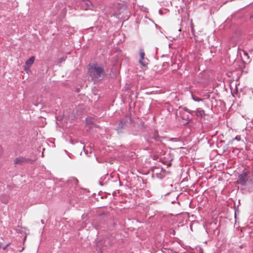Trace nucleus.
<instances>
[{
	"label": "nucleus",
	"mask_w": 253,
	"mask_h": 253,
	"mask_svg": "<svg viewBox=\"0 0 253 253\" xmlns=\"http://www.w3.org/2000/svg\"><path fill=\"white\" fill-rule=\"evenodd\" d=\"M88 74L91 80L94 82L101 80L104 76V69L103 65L93 63L88 66Z\"/></svg>",
	"instance_id": "f257e3e1"
},
{
	"label": "nucleus",
	"mask_w": 253,
	"mask_h": 253,
	"mask_svg": "<svg viewBox=\"0 0 253 253\" xmlns=\"http://www.w3.org/2000/svg\"><path fill=\"white\" fill-rule=\"evenodd\" d=\"M238 183L242 185L253 186V172L244 171L240 174L237 179Z\"/></svg>",
	"instance_id": "f03ea898"
},
{
	"label": "nucleus",
	"mask_w": 253,
	"mask_h": 253,
	"mask_svg": "<svg viewBox=\"0 0 253 253\" xmlns=\"http://www.w3.org/2000/svg\"><path fill=\"white\" fill-rule=\"evenodd\" d=\"M36 161L35 159H31L29 158H25L22 157H19L15 159L14 160V164L16 165H23L24 164H32Z\"/></svg>",
	"instance_id": "7ed1b4c3"
},
{
	"label": "nucleus",
	"mask_w": 253,
	"mask_h": 253,
	"mask_svg": "<svg viewBox=\"0 0 253 253\" xmlns=\"http://www.w3.org/2000/svg\"><path fill=\"white\" fill-rule=\"evenodd\" d=\"M67 183L68 186H70L71 188L75 189L78 187V180L74 177H70L68 179Z\"/></svg>",
	"instance_id": "20e7f679"
},
{
	"label": "nucleus",
	"mask_w": 253,
	"mask_h": 253,
	"mask_svg": "<svg viewBox=\"0 0 253 253\" xmlns=\"http://www.w3.org/2000/svg\"><path fill=\"white\" fill-rule=\"evenodd\" d=\"M139 54L140 56V59L139 60V63L140 64H141L143 66L145 67L148 64V60L147 59L144 58L145 56V53L144 51L142 49L139 50Z\"/></svg>",
	"instance_id": "39448f33"
},
{
	"label": "nucleus",
	"mask_w": 253,
	"mask_h": 253,
	"mask_svg": "<svg viewBox=\"0 0 253 253\" xmlns=\"http://www.w3.org/2000/svg\"><path fill=\"white\" fill-rule=\"evenodd\" d=\"M195 115L198 117L201 118H204L206 116L205 111L201 108H197L196 111H194Z\"/></svg>",
	"instance_id": "423d86ee"
},
{
	"label": "nucleus",
	"mask_w": 253,
	"mask_h": 253,
	"mask_svg": "<svg viewBox=\"0 0 253 253\" xmlns=\"http://www.w3.org/2000/svg\"><path fill=\"white\" fill-rule=\"evenodd\" d=\"M10 199V197L8 195L3 194L0 197V201L1 202L5 204H6L8 203L9 200Z\"/></svg>",
	"instance_id": "0eeeda50"
},
{
	"label": "nucleus",
	"mask_w": 253,
	"mask_h": 253,
	"mask_svg": "<svg viewBox=\"0 0 253 253\" xmlns=\"http://www.w3.org/2000/svg\"><path fill=\"white\" fill-rule=\"evenodd\" d=\"M126 122H124L122 121H121L120 123H119L118 126L117 127V131L119 132L122 131V129L124 128L126 124Z\"/></svg>",
	"instance_id": "6e6552de"
},
{
	"label": "nucleus",
	"mask_w": 253,
	"mask_h": 253,
	"mask_svg": "<svg viewBox=\"0 0 253 253\" xmlns=\"http://www.w3.org/2000/svg\"><path fill=\"white\" fill-rule=\"evenodd\" d=\"M35 57L32 56L30 58H29L26 61V65L28 67H30L34 63L35 60Z\"/></svg>",
	"instance_id": "1a4fd4ad"
},
{
	"label": "nucleus",
	"mask_w": 253,
	"mask_h": 253,
	"mask_svg": "<svg viewBox=\"0 0 253 253\" xmlns=\"http://www.w3.org/2000/svg\"><path fill=\"white\" fill-rule=\"evenodd\" d=\"M152 138L157 141H160V136L159 135L158 130H154L153 132Z\"/></svg>",
	"instance_id": "9d476101"
},
{
	"label": "nucleus",
	"mask_w": 253,
	"mask_h": 253,
	"mask_svg": "<svg viewBox=\"0 0 253 253\" xmlns=\"http://www.w3.org/2000/svg\"><path fill=\"white\" fill-rule=\"evenodd\" d=\"M161 251L162 253H172V250L170 248H163Z\"/></svg>",
	"instance_id": "9b49d317"
},
{
	"label": "nucleus",
	"mask_w": 253,
	"mask_h": 253,
	"mask_svg": "<svg viewBox=\"0 0 253 253\" xmlns=\"http://www.w3.org/2000/svg\"><path fill=\"white\" fill-rule=\"evenodd\" d=\"M182 109L184 111H185V112L190 114L192 116L194 115V111H192V110L189 109L188 108H187L186 107H184L182 108Z\"/></svg>",
	"instance_id": "f8f14e48"
},
{
	"label": "nucleus",
	"mask_w": 253,
	"mask_h": 253,
	"mask_svg": "<svg viewBox=\"0 0 253 253\" xmlns=\"http://www.w3.org/2000/svg\"><path fill=\"white\" fill-rule=\"evenodd\" d=\"M192 99L195 101H197V102H199V101H202L203 99H201L199 97H194V96L192 95Z\"/></svg>",
	"instance_id": "ddd939ff"
},
{
	"label": "nucleus",
	"mask_w": 253,
	"mask_h": 253,
	"mask_svg": "<svg viewBox=\"0 0 253 253\" xmlns=\"http://www.w3.org/2000/svg\"><path fill=\"white\" fill-rule=\"evenodd\" d=\"M85 4L86 5V6H87V8L86 9H87V8H89V6L90 5H91V3L89 1H87L85 2Z\"/></svg>",
	"instance_id": "4468645a"
},
{
	"label": "nucleus",
	"mask_w": 253,
	"mask_h": 253,
	"mask_svg": "<svg viewBox=\"0 0 253 253\" xmlns=\"http://www.w3.org/2000/svg\"><path fill=\"white\" fill-rule=\"evenodd\" d=\"M180 115H181V118L183 119V120H188V117H185V116H184V115H182V113H180Z\"/></svg>",
	"instance_id": "2eb2a0df"
},
{
	"label": "nucleus",
	"mask_w": 253,
	"mask_h": 253,
	"mask_svg": "<svg viewBox=\"0 0 253 253\" xmlns=\"http://www.w3.org/2000/svg\"><path fill=\"white\" fill-rule=\"evenodd\" d=\"M234 139H235V140H237V141H240V140H241V137H240V136H236L235 137Z\"/></svg>",
	"instance_id": "dca6fc26"
},
{
	"label": "nucleus",
	"mask_w": 253,
	"mask_h": 253,
	"mask_svg": "<svg viewBox=\"0 0 253 253\" xmlns=\"http://www.w3.org/2000/svg\"><path fill=\"white\" fill-rule=\"evenodd\" d=\"M244 54L245 56H246L247 57V58L248 59H249V55H248V53L247 52L244 51Z\"/></svg>",
	"instance_id": "f3484780"
},
{
	"label": "nucleus",
	"mask_w": 253,
	"mask_h": 253,
	"mask_svg": "<svg viewBox=\"0 0 253 253\" xmlns=\"http://www.w3.org/2000/svg\"><path fill=\"white\" fill-rule=\"evenodd\" d=\"M3 152V149L2 147L0 145V155L2 154Z\"/></svg>",
	"instance_id": "a211bd4d"
},
{
	"label": "nucleus",
	"mask_w": 253,
	"mask_h": 253,
	"mask_svg": "<svg viewBox=\"0 0 253 253\" xmlns=\"http://www.w3.org/2000/svg\"><path fill=\"white\" fill-rule=\"evenodd\" d=\"M147 141L148 142H151V140L150 137V138H147Z\"/></svg>",
	"instance_id": "6ab92c4d"
},
{
	"label": "nucleus",
	"mask_w": 253,
	"mask_h": 253,
	"mask_svg": "<svg viewBox=\"0 0 253 253\" xmlns=\"http://www.w3.org/2000/svg\"><path fill=\"white\" fill-rule=\"evenodd\" d=\"M8 246V244L6 245L5 246L3 247V250H5L7 247Z\"/></svg>",
	"instance_id": "aec40b11"
},
{
	"label": "nucleus",
	"mask_w": 253,
	"mask_h": 253,
	"mask_svg": "<svg viewBox=\"0 0 253 253\" xmlns=\"http://www.w3.org/2000/svg\"><path fill=\"white\" fill-rule=\"evenodd\" d=\"M85 226V224L84 223V224L82 225L81 228H84V227Z\"/></svg>",
	"instance_id": "412c9836"
},
{
	"label": "nucleus",
	"mask_w": 253,
	"mask_h": 253,
	"mask_svg": "<svg viewBox=\"0 0 253 253\" xmlns=\"http://www.w3.org/2000/svg\"><path fill=\"white\" fill-rule=\"evenodd\" d=\"M87 120H88V119H87V120H86V121H87V123L90 124H92V122H87Z\"/></svg>",
	"instance_id": "4be33fe9"
},
{
	"label": "nucleus",
	"mask_w": 253,
	"mask_h": 253,
	"mask_svg": "<svg viewBox=\"0 0 253 253\" xmlns=\"http://www.w3.org/2000/svg\"><path fill=\"white\" fill-rule=\"evenodd\" d=\"M159 13L160 14H162V10H159Z\"/></svg>",
	"instance_id": "5701e85b"
},
{
	"label": "nucleus",
	"mask_w": 253,
	"mask_h": 253,
	"mask_svg": "<svg viewBox=\"0 0 253 253\" xmlns=\"http://www.w3.org/2000/svg\"><path fill=\"white\" fill-rule=\"evenodd\" d=\"M84 1H85L86 0H83Z\"/></svg>",
	"instance_id": "b1692460"
}]
</instances>
